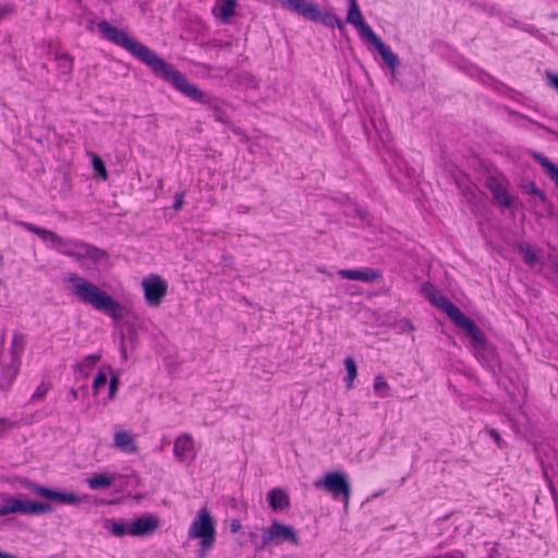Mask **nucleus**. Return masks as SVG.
I'll list each match as a JSON object with an SVG mask.
<instances>
[{
  "label": "nucleus",
  "mask_w": 558,
  "mask_h": 558,
  "mask_svg": "<svg viewBox=\"0 0 558 558\" xmlns=\"http://www.w3.org/2000/svg\"><path fill=\"white\" fill-rule=\"evenodd\" d=\"M159 519L153 514H144L129 523V534L132 536H148L159 527Z\"/></svg>",
  "instance_id": "obj_14"
},
{
  "label": "nucleus",
  "mask_w": 558,
  "mask_h": 558,
  "mask_svg": "<svg viewBox=\"0 0 558 558\" xmlns=\"http://www.w3.org/2000/svg\"><path fill=\"white\" fill-rule=\"evenodd\" d=\"M68 281L73 284V294L84 304L92 305L113 319H120L123 315L122 305L106 291L87 281L76 274H69Z\"/></svg>",
  "instance_id": "obj_3"
},
{
  "label": "nucleus",
  "mask_w": 558,
  "mask_h": 558,
  "mask_svg": "<svg viewBox=\"0 0 558 558\" xmlns=\"http://www.w3.org/2000/svg\"><path fill=\"white\" fill-rule=\"evenodd\" d=\"M242 529V523L239 519H232L230 521V532L235 534Z\"/></svg>",
  "instance_id": "obj_36"
},
{
  "label": "nucleus",
  "mask_w": 558,
  "mask_h": 558,
  "mask_svg": "<svg viewBox=\"0 0 558 558\" xmlns=\"http://www.w3.org/2000/svg\"><path fill=\"white\" fill-rule=\"evenodd\" d=\"M98 29L104 38L125 49L138 61L148 66L157 77L165 80L192 100L207 106V108L213 111L218 122L223 124L230 123L228 105L225 101L203 92L196 85L190 83L183 73L177 70L171 63L166 62L154 50L131 38L124 31L112 26L106 20L98 23Z\"/></svg>",
  "instance_id": "obj_1"
},
{
  "label": "nucleus",
  "mask_w": 558,
  "mask_h": 558,
  "mask_svg": "<svg viewBox=\"0 0 558 558\" xmlns=\"http://www.w3.org/2000/svg\"><path fill=\"white\" fill-rule=\"evenodd\" d=\"M99 360H100V355H99V354H90V355H87V356L85 357V361H86L89 365H92V364H94V363L98 362Z\"/></svg>",
  "instance_id": "obj_39"
},
{
  "label": "nucleus",
  "mask_w": 558,
  "mask_h": 558,
  "mask_svg": "<svg viewBox=\"0 0 558 558\" xmlns=\"http://www.w3.org/2000/svg\"><path fill=\"white\" fill-rule=\"evenodd\" d=\"M3 500L4 504L0 507V517L10 513L43 514L53 511V507L49 502L16 499L12 497H5Z\"/></svg>",
  "instance_id": "obj_9"
},
{
  "label": "nucleus",
  "mask_w": 558,
  "mask_h": 558,
  "mask_svg": "<svg viewBox=\"0 0 558 558\" xmlns=\"http://www.w3.org/2000/svg\"><path fill=\"white\" fill-rule=\"evenodd\" d=\"M257 536H258V535H257L256 533H253V532H251V533H250V537H251L252 539H253V538H256Z\"/></svg>",
  "instance_id": "obj_44"
},
{
  "label": "nucleus",
  "mask_w": 558,
  "mask_h": 558,
  "mask_svg": "<svg viewBox=\"0 0 558 558\" xmlns=\"http://www.w3.org/2000/svg\"><path fill=\"white\" fill-rule=\"evenodd\" d=\"M116 476L113 474L97 473L87 478L88 486L92 489H101L111 486Z\"/></svg>",
  "instance_id": "obj_22"
},
{
  "label": "nucleus",
  "mask_w": 558,
  "mask_h": 558,
  "mask_svg": "<svg viewBox=\"0 0 558 558\" xmlns=\"http://www.w3.org/2000/svg\"><path fill=\"white\" fill-rule=\"evenodd\" d=\"M24 347H25L24 335H22L20 332H15L13 335L11 349H10L11 362H10V369H9V373H10L9 379H7L5 381H0V386H2V387L11 386L13 379L15 378V376L19 373L20 364H21L20 356L24 350Z\"/></svg>",
  "instance_id": "obj_12"
},
{
  "label": "nucleus",
  "mask_w": 558,
  "mask_h": 558,
  "mask_svg": "<svg viewBox=\"0 0 558 558\" xmlns=\"http://www.w3.org/2000/svg\"><path fill=\"white\" fill-rule=\"evenodd\" d=\"M70 393L74 399L78 398V391L76 389H71Z\"/></svg>",
  "instance_id": "obj_43"
},
{
  "label": "nucleus",
  "mask_w": 558,
  "mask_h": 558,
  "mask_svg": "<svg viewBox=\"0 0 558 558\" xmlns=\"http://www.w3.org/2000/svg\"><path fill=\"white\" fill-rule=\"evenodd\" d=\"M546 76L549 85L558 92V73L547 71Z\"/></svg>",
  "instance_id": "obj_35"
},
{
  "label": "nucleus",
  "mask_w": 558,
  "mask_h": 558,
  "mask_svg": "<svg viewBox=\"0 0 558 558\" xmlns=\"http://www.w3.org/2000/svg\"><path fill=\"white\" fill-rule=\"evenodd\" d=\"M3 341H4V333L1 337V344H3Z\"/></svg>",
  "instance_id": "obj_46"
},
{
  "label": "nucleus",
  "mask_w": 558,
  "mask_h": 558,
  "mask_svg": "<svg viewBox=\"0 0 558 558\" xmlns=\"http://www.w3.org/2000/svg\"><path fill=\"white\" fill-rule=\"evenodd\" d=\"M315 488H323L331 494L335 499L343 500L348 506L352 488L349 475L344 471H330L325 473L322 478L314 482Z\"/></svg>",
  "instance_id": "obj_7"
},
{
  "label": "nucleus",
  "mask_w": 558,
  "mask_h": 558,
  "mask_svg": "<svg viewBox=\"0 0 558 558\" xmlns=\"http://www.w3.org/2000/svg\"><path fill=\"white\" fill-rule=\"evenodd\" d=\"M488 434L489 436L495 440L496 445L499 447V448H504L505 447V441L504 439L501 438L500 434L498 433L497 429L495 428H490L488 429Z\"/></svg>",
  "instance_id": "obj_34"
},
{
  "label": "nucleus",
  "mask_w": 558,
  "mask_h": 558,
  "mask_svg": "<svg viewBox=\"0 0 558 558\" xmlns=\"http://www.w3.org/2000/svg\"><path fill=\"white\" fill-rule=\"evenodd\" d=\"M182 204H183V194H175V199L172 205V208L178 210L182 207Z\"/></svg>",
  "instance_id": "obj_38"
},
{
  "label": "nucleus",
  "mask_w": 558,
  "mask_h": 558,
  "mask_svg": "<svg viewBox=\"0 0 558 558\" xmlns=\"http://www.w3.org/2000/svg\"><path fill=\"white\" fill-rule=\"evenodd\" d=\"M0 558H16V557L13 556L12 554H9L5 551H0Z\"/></svg>",
  "instance_id": "obj_41"
},
{
  "label": "nucleus",
  "mask_w": 558,
  "mask_h": 558,
  "mask_svg": "<svg viewBox=\"0 0 558 558\" xmlns=\"http://www.w3.org/2000/svg\"><path fill=\"white\" fill-rule=\"evenodd\" d=\"M92 162H93V168H94L95 174L100 177L102 180H106L108 178V172H107L106 165L102 161V159L99 156L94 155Z\"/></svg>",
  "instance_id": "obj_28"
},
{
  "label": "nucleus",
  "mask_w": 558,
  "mask_h": 558,
  "mask_svg": "<svg viewBox=\"0 0 558 558\" xmlns=\"http://www.w3.org/2000/svg\"><path fill=\"white\" fill-rule=\"evenodd\" d=\"M19 225L25 230L37 234L43 241L50 242L51 247L62 255L72 257L75 260L88 259L94 264H99L108 258V253L105 250L82 240L64 239L51 230L26 221H20Z\"/></svg>",
  "instance_id": "obj_2"
},
{
  "label": "nucleus",
  "mask_w": 558,
  "mask_h": 558,
  "mask_svg": "<svg viewBox=\"0 0 558 558\" xmlns=\"http://www.w3.org/2000/svg\"><path fill=\"white\" fill-rule=\"evenodd\" d=\"M421 290L428 301L437 308L444 311L448 317L458 307L429 281H425Z\"/></svg>",
  "instance_id": "obj_13"
},
{
  "label": "nucleus",
  "mask_w": 558,
  "mask_h": 558,
  "mask_svg": "<svg viewBox=\"0 0 558 558\" xmlns=\"http://www.w3.org/2000/svg\"><path fill=\"white\" fill-rule=\"evenodd\" d=\"M339 276L343 279L360 280L364 282H373L383 278L381 271L373 268L343 269L339 271Z\"/></svg>",
  "instance_id": "obj_16"
},
{
  "label": "nucleus",
  "mask_w": 558,
  "mask_h": 558,
  "mask_svg": "<svg viewBox=\"0 0 558 558\" xmlns=\"http://www.w3.org/2000/svg\"><path fill=\"white\" fill-rule=\"evenodd\" d=\"M284 542H290L295 546L300 545V538L293 527L275 520L267 529L263 530L262 541L256 544V548L264 550L270 543L279 545Z\"/></svg>",
  "instance_id": "obj_8"
},
{
  "label": "nucleus",
  "mask_w": 558,
  "mask_h": 558,
  "mask_svg": "<svg viewBox=\"0 0 558 558\" xmlns=\"http://www.w3.org/2000/svg\"><path fill=\"white\" fill-rule=\"evenodd\" d=\"M533 158L545 169L546 173L558 186V166L551 162L547 157L541 153H532Z\"/></svg>",
  "instance_id": "obj_21"
},
{
  "label": "nucleus",
  "mask_w": 558,
  "mask_h": 558,
  "mask_svg": "<svg viewBox=\"0 0 558 558\" xmlns=\"http://www.w3.org/2000/svg\"><path fill=\"white\" fill-rule=\"evenodd\" d=\"M544 476L547 480L548 488H549L550 494L553 496V500L557 505L558 504V492H557V488L555 487L554 482L549 478V476H548L546 471H544Z\"/></svg>",
  "instance_id": "obj_33"
},
{
  "label": "nucleus",
  "mask_w": 558,
  "mask_h": 558,
  "mask_svg": "<svg viewBox=\"0 0 558 558\" xmlns=\"http://www.w3.org/2000/svg\"><path fill=\"white\" fill-rule=\"evenodd\" d=\"M114 446L125 453H135L138 450L134 436L126 430H119L114 434Z\"/></svg>",
  "instance_id": "obj_19"
},
{
  "label": "nucleus",
  "mask_w": 558,
  "mask_h": 558,
  "mask_svg": "<svg viewBox=\"0 0 558 558\" xmlns=\"http://www.w3.org/2000/svg\"><path fill=\"white\" fill-rule=\"evenodd\" d=\"M22 486L37 496H41L49 500H56L62 505L76 506L81 502V497L72 492L52 489L27 478L22 481Z\"/></svg>",
  "instance_id": "obj_10"
},
{
  "label": "nucleus",
  "mask_w": 558,
  "mask_h": 558,
  "mask_svg": "<svg viewBox=\"0 0 558 558\" xmlns=\"http://www.w3.org/2000/svg\"><path fill=\"white\" fill-rule=\"evenodd\" d=\"M554 267H555L556 274L558 275V260L554 264Z\"/></svg>",
  "instance_id": "obj_45"
},
{
  "label": "nucleus",
  "mask_w": 558,
  "mask_h": 558,
  "mask_svg": "<svg viewBox=\"0 0 558 558\" xmlns=\"http://www.w3.org/2000/svg\"><path fill=\"white\" fill-rule=\"evenodd\" d=\"M486 187L493 194L494 199L504 208L513 206V197L509 195L507 190L500 184L497 178L489 175L486 179Z\"/></svg>",
  "instance_id": "obj_15"
},
{
  "label": "nucleus",
  "mask_w": 558,
  "mask_h": 558,
  "mask_svg": "<svg viewBox=\"0 0 558 558\" xmlns=\"http://www.w3.org/2000/svg\"><path fill=\"white\" fill-rule=\"evenodd\" d=\"M347 22L355 26L362 38H366L379 52L381 59L389 68L392 75L396 74L397 69L400 65L399 57L392 52L389 46H387L381 38L373 31V28L364 22V17L359 8L356 0H350L349 11L347 15Z\"/></svg>",
  "instance_id": "obj_4"
},
{
  "label": "nucleus",
  "mask_w": 558,
  "mask_h": 558,
  "mask_svg": "<svg viewBox=\"0 0 558 558\" xmlns=\"http://www.w3.org/2000/svg\"><path fill=\"white\" fill-rule=\"evenodd\" d=\"M520 252L523 254V260L529 266H534L539 262L536 252L527 244L520 245Z\"/></svg>",
  "instance_id": "obj_26"
},
{
  "label": "nucleus",
  "mask_w": 558,
  "mask_h": 558,
  "mask_svg": "<svg viewBox=\"0 0 558 558\" xmlns=\"http://www.w3.org/2000/svg\"><path fill=\"white\" fill-rule=\"evenodd\" d=\"M267 499L272 511L289 509L290 497L282 488H274L268 492Z\"/></svg>",
  "instance_id": "obj_18"
},
{
  "label": "nucleus",
  "mask_w": 558,
  "mask_h": 558,
  "mask_svg": "<svg viewBox=\"0 0 558 558\" xmlns=\"http://www.w3.org/2000/svg\"><path fill=\"white\" fill-rule=\"evenodd\" d=\"M146 303L151 307L161 304L168 292V283L159 276L151 275L142 282Z\"/></svg>",
  "instance_id": "obj_11"
},
{
  "label": "nucleus",
  "mask_w": 558,
  "mask_h": 558,
  "mask_svg": "<svg viewBox=\"0 0 558 558\" xmlns=\"http://www.w3.org/2000/svg\"><path fill=\"white\" fill-rule=\"evenodd\" d=\"M108 381V375L106 372L104 371H100L96 377L94 378V381H93V390H94V393L97 395L98 393V390L104 387Z\"/></svg>",
  "instance_id": "obj_30"
},
{
  "label": "nucleus",
  "mask_w": 558,
  "mask_h": 558,
  "mask_svg": "<svg viewBox=\"0 0 558 558\" xmlns=\"http://www.w3.org/2000/svg\"><path fill=\"white\" fill-rule=\"evenodd\" d=\"M344 366L347 369V377H345L347 388L352 389L353 381L357 376V366H356L354 359L352 356H348L344 360Z\"/></svg>",
  "instance_id": "obj_25"
},
{
  "label": "nucleus",
  "mask_w": 558,
  "mask_h": 558,
  "mask_svg": "<svg viewBox=\"0 0 558 558\" xmlns=\"http://www.w3.org/2000/svg\"><path fill=\"white\" fill-rule=\"evenodd\" d=\"M523 190L525 193L535 195L538 198V202L534 204L535 207H539L543 211L551 215L554 211V205L548 199L546 193L538 189L534 181H530L523 185Z\"/></svg>",
  "instance_id": "obj_17"
},
{
  "label": "nucleus",
  "mask_w": 558,
  "mask_h": 558,
  "mask_svg": "<svg viewBox=\"0 0 558 558\" xmlns=\"http://www.w3.org/2000/svg\"><path fill=\"white\" fill-rule=\"evenodd\" d=\"M193 450V439L191 435L183 434L174 441L173 453L181 462L187 459L189 453Z\"/></svg>",
  "instance_id": "obj_20"
},
{
  "label": "nucleus",
  "mask_w": 558,
  "mask_h": 558,
  "mask_svg": "<svg viewBox=\"0 0 558 558\" xmlns=\"http://www.w3.org/2000/svg\"><path fill=\"white\" fill-rule=\"evenodd\" d=\"M449 318L466 335L471 338L472 347L475 350L476 357L485 365H492L490 360L486 357V353H490L488 350V343L482 329L468 317L459 307L452 311Z\"/></svg>",
  "instance_id": "obj_5"
},
{
  "label": "nucleus",
  "mask_w": 558,
  "mask_h": 558,
  "mask_svg": "<svg viewBox=\"0 0 558 558\" xmlns=\"http://www.w3.org/2000/svg\"><path fill=\"white\" fill-rule=\"evenodd\" d=\"M219 4V17L223 23H230L231 17L234 15L236 0H217Z\"/></svg>",
  "instance_id": "obj_24"
},
{
  "label": "nucleus",
  "mask_w": 558,
  "mask_h": 558,
  "mask_svg": "<svg viewBox=\"0 0 558 558\" xmlns=\"http://www.w3.org/2000/svg\"><path fill=\"white\" fill-rule=\"evenodd\" d=\"M104 526L117 537H123L129 534V524L123 520L108 519Z\"/></svg>",
  "instance_id": "obj_23"
},
{
  "label": "nucleus",
  "mask_w": 558,
  "mask_h": 558,
  "mask_svg": "<svg viewBox=\"0 0 558 558\" xmlns=\"http://www.w3.org/2000/svg\"><path fill=\"white\" fill-rule=\"evenodd\" d=\"M189 537L201 539V547L198 550L199 557H204L214 546L216 542L215 521L206 507H203L198 511L196 518L192 522L189 531Z\"/></svg>",
  "instance_id": "obj_6"
},
{
  "label": "nucleus",
  "mask_w": 558,
  "mask_h": 558,
  "mask_svg": "<svg viewBox=\"0 0 558 558\" xmlns=\"http://www.w3.org/2000/svg\"><path fill=\"white\" fill-rule=\"evenodd\" d=\"M7 13H8V9H5V8L0 9V21L5 16Z\"/></svg>",
  "instance_id": "obj_42"
},
{
  "label": "nucleus",
  "mask_w": 558,
  "mask_h": 558,
  "mask_svg": "<svg viewBox=\"0 0 558 558\" xmlns=\"http://www.w3.org/2000/svg\"><path fill=\"white\" fill-rule=\"evenodd\" d=\"M58 66L62 74H70L73 68V60L69 54L57 57Z\"/></svg>",
  "instance_id": "obj_29"
},
{
  "label": "nucleus",
  "mask_w": 558,
  "mask_h": 558,
  "mask_svg": "<svg viewBox=\"0 0 558 558\" xmlns=\"http://www.w3.org/2000/svg\"><path fill=\"white\" fill-rule=\"evenodd\" d=\"M9 369H10V365L3 369H0V381H5L7 379H9ZM8 387H2L0 386V389H7Z\"/></svg>",
  "instance_id": "obj_37"
},
{
  "label": "nucleus",
  "mask_w": 558,
  "mask_h": 558,
  "mask_svg": "<svg viewBox=\"0 0 558 558\" xmlns=\"http://www.w3.org/2000/svg\"><path fill=\"white\" fill-rule=\"evenodd\" d=\"M374 391L380 398H386L389 396V385L384 376L377 375L375 377Z\"/></svg>",
  "instance_id": "obj_27"
},
{
  "label": "nucleus",
  "mask_w": 558,
  "mask_h": 558,
  "mask_svg": "<svg viewBox=\"0 0 558 558\" xmlns=\"http://www.w3.org/2000/svg\"><path fill=\"white\" fill-rule=\"evenodd\" d=\"M51 385L49 383L41 381V384L36 388L35 392L32 396V400L43 399L47 392L49 391Z\"/></svg>",
  "instance_id": "obj_31"
},
{
  "label": "nucleus",
  "mask_w": 558,
  "mask_h": 558,
  "mask_svg": "<svg viewBox=\"0 0 558 558\" xmlns=\"http://www.w3.org/2000/svg\"><path fill=\"white\" fill-rule=\"evenodd\" d=\"M119 383H120L119 375L118 374L112 375L109 380V393H108L109 399H111V400L114 399L118 387H119Z\"/></svg>",
  "instance_id": "obj_32"
},
{
  "label": "nucleus",
  "mask_w": 558,
  "mask_h": 558,
  "mask_svg": "<svg viewBox=\"0 0 558 558\" xmlns=\"http://www.w3.org/2000/svg\"><path fill=\"white\" fill-rule=\"evenodd\" d=\"M498 544H496L492 549H490V554H489V557L490 558H495L496 556L499 555V551H498V548H497Z\"/></svg>",
  "instance_id": "obj_40"
},
{
  "label": "nucleus",
  "mask_w": 558,
  "mask_h": 558,
  "mask_svg": "<svg viewBox=\"0 0 558 558\" xmlns=\"http://www.w3.org/2000/svg\"><path fill=\"white\" fill-rule=\"evenodd\" d=\"M106 368L111 372V367L109 365L106 366Z\"/></svg>",
  "instance_id": "obj_47"
}]
</instances>
